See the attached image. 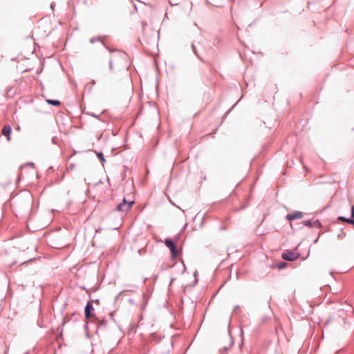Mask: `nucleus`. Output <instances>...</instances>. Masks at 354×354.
<instances>
[{"instance_id": "1", "label": "nucleus", "mask_w": 354, "mask_h": 354, "mask_svg": "<svg viewBox=\"0 0 354 354\" xmlns=\"http://www.w3.org/2000/svg\"><path fill=\"white\" fill-rule=\"evenodd\" d=\"M124 59V57L121 54L112 55L109 61V71L105 75L111 77L123 68L124 67L122 63Z\"/></svg>"}, {"instance_id": "2", "label": "nucleus", "mask_w": 354, "mask_h": 354, "mask_svg": "<svg viewBox=\"0 0 354 354\" xmlns=\"http://www.w3.org/2000/svg\"><path fill=\"white\" fill-rule=\"evenodd\" d=\"M165 244L169 248L172 257L176 258L178 255L179 251L176 248L174 243L171 239H167L165 241Z\"/></svg>"}, {"instance_id": "3", "label": "nucleus", "mask_w": 354, "mask_h": 354, "mask_svg": "<svg viewBox=\"0 0 354 354\" xmlns=\"http://www.w3.org/2000/svg\"><path fill=\"white\" fill-rule=\"evenodd\" d=\"M133 204V201L127 202L125 198L123 199L122 203L117 205L116 209L120 212H127Z\"/></svg>"}, {"instance_id": "4", "label": "nucleus", "mask_w": 354, "mask_h": 354, "mask_svg": "<svg viewBox=\"0 0 354 354\" xmlns=\"http://www.w3.org/2000/svg\"><path fill=\"white\" fill-rule=\"evenodd\" d=\"M281 257L284 260L292 261L297 259L299 255L295 252L286 251L282 254Z\"/></svg>"}, {"instance_id": "5", "label": "nucleus", "mask_w": 354, "mask_h": 354, "mask_svg": "<svg viewBox=\"0 0 354 354\" xmlns=\"http://www.w3.org/2000/svg\"><path fill=\"white\" fill-rule=\"evenodd\" d=\"M303 217V213L301 212H295L292 214H289L286 216V218L288 221H292L295 219H299Z\"/></svg>"}, {"instance_id": "6", "label": "nucleus", "mask_w": 354, "mask_h": 354, "mask_svg": "<svg viewBox=\"0 0 354 354\" xmlns=\"http://www.w3.org/2000/svg\"><path fill=\"white\" fill-rule=\"evenodd\" d=\"M11 127L10 125H5L2 129V134L7 138V140H10Z\"/></svg>"}, {"instance_id": "7", "label": "nucleus", "mask_w": 354, "mask_h": 354, "mask_svg": "<svg viewBox=\"0 0 354 354\" xmlns=\"http://www.w3.org/2000/svg\"><path fill=\"white\" fill-rule=\"evenodd\" d=\"M93 310V306L90 302H88L85 307V317L88 319L93 316L91 311Z\"/></svg>"}, {"instance_id": "8", "label": "nucleus", "mask_w": 354, "mask_h": 354, "mask_svg": "<svg viewBox=\"0 0 354 354\" xmlns=\"http://www.w3.org/2000/svg\"><path fill=\"white\" fill-rule=\"evenodd\" d=\"M346 223L350 224H354V205L351 207V218L346 220Z\"/></svg>"}, {"instance_id": "9", "label": "nucleus", "mask_w": 354, "mask_h": 354, "mask_svg": "<svg viewBox=\"0 0 354 354\" xmlns=\"http://www.w3.org/2000/svg\"><path fill=\"white\" fill-rule=\"evenodd\" d=\"M46 102L49 104H51V105H53V106H59L60 104H61L59 100H46Z\"/></svg>"}, {"instance_id": "10", "label": "nucleus", "mask_w": 354, "mask_h": 354, "mask_svg": "<svg viewBox=\"0 0 354 354\" xmlns=\"http://www.w3.org/2000/svg\"><path fill=\"white\" fill-rule=\"evenodd\" d=\"M286 266V263H280V264L278 266V268H279V269H283V268H284Z\"/></svg>"}, {"instance_id": "11", "label": "nucleus", "mask_w": 354, "mask_h": 354, "mask_svg": "<svg viewBox=\"0 0 354 354\" xmlns=\"http://www.w3.org/2000/svg\"><path fill=\"white\" fill-rule=\"evenodd\" d=\"M97 156H98V157H99V158H100L102 161H104V157H103V155H102L101 153H98V154H97Z\"/></svg>"}, {"instance_id": "12", "label": "nucleus", "mask_w": 354, "mask_h": 354, "mask_svg": "<svg viewBox=\"0 0 354 354\" xmlns=\"http://www.w3.org/2000/svg\"><path fill=\"white\" fill-rule=\"evenodd\" d=\"M338 219L340 220V221H344V222H346V220H348L347 218H344L343 216H339L338 218Z\"/></svg>"}, {"instance_id": "13", "label": "nucleus", "mask_w": 354, "mask_h": 354, "mask_svg": "<svg viewBox=\"0 0 354 354\" xmlns=\"http://www.w3.org/2000/svg\"><path fill=\"white\" fill-rule=\"evenodd\" d=\"M306 225H310V222H309V221H307V222L306 223Z\"/></svg>"}]
</instances>
